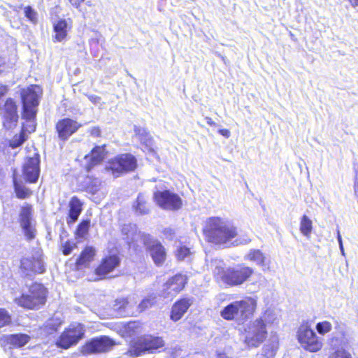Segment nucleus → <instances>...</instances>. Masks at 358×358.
Listing matches in <instances>:
<instances>
[{"label":"nucleus","instance_id":"obj_1","mask_svg":"<svg viewBox=\"0 0 358 358\" xmlns=\"http://www.w3.org/2000/svg\"><path fill=\"white\" fill-rule=\"evenodd\" d=\"M203 231L206 240L216 245H229L238 234L236 227L220 217H209Z\"/></svg>","mask_w":358,"mask_h":358},{"label":"nucleus","instance_id":"obj_2","mask_svg":"<svg viewBox=\"0 0 358 358\" xmlns=\"http://www.w3.org/2000/svg\"><path fill=\"white\" fill-rule=\"evenodd\" d=\"M210 268L217 280L230 286H238L245 282L254 273L253 268L243 264L233 268H225L220 259H213Z\"/></svg>","mask_w":358,"mask_h":358},{"label":"nucleus","instance_id":"obj_3","mask_svg":"<svg viewBox=\"0 0 358 358\" xmlns=\"http://www.w3.org/2000/svg\"><path fill=\"white\" fill-rule=\"evenodd\" d=\"M256 307V300L249 297L229 303L220 312V315L227 320H232L235 318L244 320L253 314Z\"/></svg>","mask_w":358,"mask_h":358},{"label":"nucleus","instance_id":"obj_4","mask_svg":"<svg viewBox=\"0 0 358 358\" xmlns=\"http://www.w3.org/2000/svg\"><path fill=\"white\" fill-rule=\"evenodd\" d=\"M45 301L46 289L38 283L32 284L27 292L15 299V302L18 306L27 309L39 308L45 304Z\"/></svg>","mask_w":358,"mask_h":358},{"label":"nucleus","instance_id":"obj_5","mask_svg":"<svg viewBox=\"0 0 358 358\" xmlns=\"http://www.w3.org/2000/svg\"><path fill=\"white\" fill-rule=\"evenodd\" d=\"M296 338L301 346L307 351L316 352L322 348V338L317 336L308 322H303L296 331Z\"/></svg>","mask_w":358,"mask_h":358},{"label":"nucleus","instance_id":"obj_6","mask_svg":"<svg viewBox=\"0 0 358 358\" xmlns=\"http://www.w3.org/2000/svg\"><path fill=\"white\" fill-rule=\"evenodd\" d=\"M41 94L39 86L31 85L21 92L23 104L22 117L25 120H33L36 117V107L38 105V99Z\"/></svg>","mask_w":358,"mask_h":358},{"label":"nucleus","instance_id":"obj_7","mask_svg":"<svg viewBox=\"0 0 358 358\" xmlns=\"http://www.w3.org/2000/svg\"><path fill=\"white\" fill-rule=\"evenodd\" d=\"M7 92V87L0 85V98ZM0 113L3 116V125L6 129H12L17 125L18 120L17 106L12 99H8L5 103L0 100Z\"/></svg>","mask_w":358,"mask_h":358},{"label":"nucleus","instance_id":"obj_8","mask_svg":"<svg viewBox=\"0 0 358 358\" xmlns=\"http://www.w3.org/2000/svg\"><path fill=\"white\" fill-rule=\"evenodd\" d=\"M85 327L82 324H71L62 332L56 342L57 347L68 349L76 345L85 334Z\"/></svg>","mask_w":358,"mask_h":358},{"label":"nucleus","instance_id":"obj_9","mask_svg":"<svg viewBox=\"0 0 358 358\" xmlns=\"http://www.w3.org/2000/svg\"><path fill=\"white\" fill-rule=\"evenodd\" d=\"M267 336L265 324L256 319L250 322L245 329V343L249 347L257 348L260 345Z\"/></svg>","mask_w":358,"mask_h":358},{"label":"nucleus","instance_id":"obj_10","mask_svg":"<svg viewBox=\"0 0 358 358\" xmlns=\"http://www.w3.org/2000/svg\"><path fill=\"white\" fill-rule=\"evenodd\" d=\"M164 346V341L161 337L147 336L141 338L130 350L131 355L138 357L145 353H154Z\"/></svg>","mask_w":358,"mask_h":358},{"label":"nucleus","instance_id":"obj_11","mask_svg":"<svg viewBox=\"0 0 358 358\" xmlns=\"http://www.w3.org/2000/svg\"><path fill=\"white\" fill-rule=\"evenodd\" d=\"M136 160L131 154H123L112 159L108 164L106 169L111 171L114 177L117 178L120 173L134 170Z\"/></svg>","mask_w":358,"mask_h":358},{"label":"nucleus","instance_id":"obj_12","mask_svg":"<svg viewBox=\"0 0 358 358\" xmlns=\"http://www.w3.org/2000/svg\"><path fill=\"white\" fill-rule=\"evenodd\" d=\"M154 199L157 204L164 210H176L182 206V200L180 196L169 190L155 192Z\"/></svg>","mask_w":358,"mask_h":358},{"label":"nucleus","instance_id":"obj_13","mask_svg":"<svg viewBox=\"0 0 358 358\" xmlns=\"http://www.w3.org/2000/svg\"><path fill=\"white\" fill-rule=\"evenodd\" d=\"M115 342L108 336H100L92 338L83 346L82 352L84 355L102 353L110 350Z\"/></svg>","mask_w":358,"mask_h":358},{"label":"nucleus","instance_id":"obj_14","mask_svg":"<svg viewBox=\"0 0 358 358\" xmlns=\"http://www.w3.org/2000/svg\"><path fill=\"white\" fill-rule=\"evenodd\" d=\"M32 210L31 206L26 205L22 207L20 213V223L23 233L28 241H31L36 237V229L33 222Z\"/></svg>","mask_w":358,"mask_h":358},{"label":"nucleus","instance_id":"obj_15","mask_svg":"<svg viewBox=\"0 0 358 358\" xmlns=\"http://www.w3.org/2000/svg\"><path fill=\"white\" fill-rule=\"evenodd\" d=\"M21 269L27 275L31 273H43L45 268L41 252L37 250L31 257L23 258L21 260Z\"/></svg>","mask_w":358,"mask_h":358},{"label":"nucleus","instance_id":"obj_16","mask_svg":"<svg viewBox=\"0 0 358 358\" xmlns=\"http://www.w3.org/2000/svg\"><path fill=\"white\" fill-rule=\"evenodd\" d=\"M144 243L148 250L155 264L162 265L166 259V251L164 247L159 241L151 238L150 236L144 237Z\"/></svg>","mask_w":358,"mask_h":358},{"label":"nucleus","instance_id":"obj_17","mask_svg":"<svg viewBox=\"0 0 358 358\" xmlns=\"http://www.w3.org/2000/svg\"><path fill=\"white\" fill-rule=\"evenodd\" d=\"M81 127L78 122L71 118H63L56 124V130L58 136L62 140H67Z\"/></svg>","mask_w":358,"mask_h":358},{"label":"nucleus","instance_id":"obj_18","mask_svg":"<svg viewBox=\"0 0 358 358\" xmlns=\"http://www.w3.org/2000/svg\"><path fill=\"white\" fill-rule=\"evenodd\" d=\"M187 283L185 275L178 274L170 278L165 284L164 297L172 298L183 289Z\"/></svg>","mask_w":358,"mask_h":358},{"label":"nucleus","instance_id":"obj_19","mask_svg":"<svg viewBox=\"0 0 358 358\" xmlns=\"http://www.w3.org/2000/svg\"><path fill=\"white\" fill-rule=\"evenodd\" d=\"M40 159L38 155L35 157H30L25 162L23 167V175L26 181L29 182H36L39 177Z\"/></svg>","mask_w":358,"mask_h":358},{"label":"nucleus","instance_id":"obj_20","mask_svg":"<svg viewBox=\"0 0 358 358\" xmlns=\"http://www.w3.org/2000/svg\"><path fill=\"white\" fill-rule=\"evenodd\" d=\"M193 303L192 298H184L176 302L171 310V318L176 322L187 312Z\"/></svg>","mask_w":358,"mask_h":358},{"label":"nucleus","instance_id":"obj_21","mask_svg":"<svg viewBox=\"0 0 358 358\" xmlns=\"http://www.w3.org/2000/svg\"><path fill=\"white\" fill-rule=\"evenodd\" d=\"M120 259L115 255L109 256L103 259L96 269V274L101 278L105 277L107 274L111 272L115 267L119 265Z\"/></svg>","mask_w":358,"mask_h":358},{"label":"nucleus","instance_id":"obj_22","mask_svg":"<svg viewBox=\"0 0 358 358\" xmlns=\"http://www.w3.org/2000/svg\"><path fill=\"white\" fill-rule=\"evenodd\" d=\"M83 210V203L77 196H73L69 201V217L67 218V224L74 223L80 215Z\"/></svg>","mask_w":358,"mask_h":358},{"label":"nucleus","instance_id":"obj_23","mask_svg":"<svg viewBox=\"0 0 358 358\" xmlns=\"http://www.w3.org/2000/svg\"><path fill=\"white\" fill-rule=\"evenodd\" d=\"M71 29V24L66 20H59L54 24L55 41L61 42L64 40L67 36L68 31Z\"/></svg>","mask_w":358,"mask_h":358},{"label":"nucleus","instance_id":"obj_24","mask_svg":"<svg viewBox=\"0 0 358 358\" xmlns=\"http://www.w3.org/2000/svg\"><path fill=\"white\" fill-rule=\"evenodd\" d=\"M245 260L255 262L257 266H259L264 269L267 266L266 257L259 250L252 249L250 250L244 257Z\"/></svg>","mask_w":358,"mask_h":358},{"label":"nucleus","instance_id":"obj_25","mask_svg":"<svg viewBox=\"0 0 358 358\" xmlns=\"http://www.w3.org/2000/svg\"><path fill=\"white\" fill-rule=\"evenodd\" d=\"M105 148L104 146H96L91 152L89 157L90 164L87 166L88 171L94 165L99 164L104 158Z\"/></svg>","mask_w":358,"mask_h":358},{"label":"nucleus","instance_id":"obj_26","mask_svg":"<svg viewBox=\"0 0 358 358\" xmlns=\"http://www.w3.org/2000/svg\"><path fill=\"white\" fill-rule=\"evenodd\" d=\"M29 339L30 337L24 334H10L6 337L7 343L15 348H21L25 345Z\"/></svg>","mask_w":358,"mask_h":358},{"label":"nucleus","instance_id":"obj_27","mask_svg":"<svg viewBox=\"0 0 358 358\" xmlns=\"http://www.w3.org/2000/svg\"><path fill=\"white\" fill-rule=\"evenodd\" d=\"M136 214L145 215L149 213V208L147 203V199L143 194H139L136 202L133 206Z\"/></svg>","mask_w":358,"mask_h":358},{"label":"nucleus","instance_id":"obj_28","mask_svg":"<svg viewBox=\"0 0 358 358\" xmlns=\"http://www.w3.org/2000/svg\"><path fill=\"white\" fill-rule=\"evenodd\" d=\"M299 230L307 238L310 237L313 231V222L306 215H303L300 220Z\"/></svg>","mask_w":358,"mask_h":358},{"label":"nucleus","instance_id":"obj_29","mask_svg":"<svg viewBox=\"0 0 358 358\" xmlns=\"http://www.w3.org/2000/svg\"><path fill=\"white\" fill-rule=\"evenodd\" d=\"M122 233L126 236V239L128 243L136 240L137 236V227L135 224H124L122 229Z\"/></svg>","mask_w":358,"mask_h":358},{"label":"nucleus","instance_id":"obj_30","mask_svg":"<svg viewBox=\"0 0 358 358\" xmlns=\"http://www.w3.org/2000/svg\"><path fill=\"white\" fill-rule=\"evenodd\" d=\"M257 320H262V322L265 324L266 327L278 322V317L275 313L271 310H266L262 316Z\"/></svg>","mask_w":358,"mask_h":358},{"label":"nucleus","instance_id":"obj_31","mask_svg":"<svg viewBox=\"0 0 358 358\" xmlns=\"http://www.w3.org/2000/svg\"><path fill=\"white\" fill-rule=\"evenodd\" d=\"M95 254L94 249L92 247H87L80 254L79 259L77 260L78 265H85L90 262Z\"/></svg>","mask_w":358,"mask_h":358},{"label":"nucleus","instance_id":"obj_32","mask_svg":"<svg viewBox=\"0 0 358 358\" xmlns=\"http://www.w3.org/2000/svg\"><path fill=\"white\" fill-rule=\"evenodd\" d=\"M278 349V338L275 335L271 338V343L264 346L265 355L267 357L273 356Z\"/></svg>","mask_w":358,"mask_h":358},{"label":"nucleus","instance_id":"obj_33","mask_svg":"<svg viewBox=\"0 0 358 358\" xmlns=\"http://www.w3.org/2000/svg\"><path fill=\"white\" fill-rule=\"evenodd\" d=\"M13 184H14L15 192L16 193L17 196L19 199H25L31 195V192L28 188L19 184L17 182V180L15 178H13Z\"/></svg>","mask_w":358,"mask_h":358},{"label":"nucleus","instance_id":"obj_34","mask_svg":"<svg viewBox=\"0 0 358 358\" xmlns=\"http://www.w3.org/2000/svg\"><path fill=\"white\" fill-rule=\"evenodd\" d=\"M90 227V220H83L78 226L76 230V238H84L88 233Z\"/></svg>","mask_w":358,"mask_h":358},{"label":"nucleus","instance_id":"obj_35","mask_svg":"<svg viewBox=\"0 0 358 358\" xmlns=\"http://www.w3.org/2000/svg\"><path fill=\"white\" fill-rule=\"evenodd\" d=\"M191 255L190 249L185 246L179 247L176 251V256L180 261L189 259Z\"/></svg>","mask_w":358,"mask_h":358},{"label":"nucleus","instance_id":"obj_36","mask_svg":"<svg viewBox=\"0 0 358 358\" xmlns=\"http://www.w3.org/2000/svg\"><path fill=\"white\" fill-rule=\"evenodd\" d=\"M11 323V316L4 308H0V329Z\"/></svg>","mask_w":358,"mask_h":358},{"label":"nucleus","instance_id":"obj_37","mask_svg":"<svg viewBox=\"0 0 358 358\" xmlns=\"http://www.w3.org/2000/svg\"><path fill=\"white\" fill-rule=\"evenodd\" d=\"M331 329V324L328 321L320 322L316 324V330L321 335L329 333Z\"/></svg>","mask_w":358,"mask_h":358},{"label":"nucleus","instance_id":"obj_38","mask_svg":"<svg viewBox=\"0 0 358 358\" xmlns=\"http://www.w3.org/2000/svg\"><path fill=\"white\" fill-rule=\"evenodd\" d=\"M101 185V182L99 179H92L87 185V190L90 193L95 194L99 190Z\"/></svg>","mask_w":358,"mask_h":358},{"label":"nucleus","instance_id":"obj_39","mask_svg":"<svg viewBox=\"0 0 358 358\" xmlns=\"http://www.w3.org/2000/svg\"><path fill=\"white\" fill-rule=\"evenodd\" d=\"M138 134L140 137V140L145 143L147 146L151 147L152 145V139L148 136V134L145 130H142V133H141V130L138 129Z\"/></svg>","mask_w":358,"mask_h":358},{"label":"nucleus","instance_id":"obj_40","mask_svg":"<svg viewBox=\"0 0 358 358\" xmlns=\"http://www.w3.org/2000/svg\"><path fill=\"white\" fill-rule=\"evenodd\" d=\"M128 305V302L124 299H117L115 301V303L113 305V308L116 310H119L120 313L122 314V310L125 309L127 308V306Z\"/></svg>","mask_w":358,"mask_h":358},{"label":"nucleus","instance_id":"obj_41","mask_svg":"<svg viewBox=\"0 0 358 358\" xmlns=\"http://www.w3.org/2000/svg\"><path fill=\"white\" fill-rule=\"evenodd\" d=\"M127 330L132 331L133 334L138 333L141 329V323L139 322H130L127 324Z\"/></svg>","mask_w":358,"mask_h":358},{"label":"nucleus","instance_id":"obj_42","mask_svg":"<svg viewBox=\"0 0 358 358\" xmlns=\"http://www.w3.org/2000/svg\"><path fill=\"white\" fill-rule=\"evenodd\" d=\"M155 303V299L147 298L143 299L139 304V309L141 311L151 307Z\"/></svg>","mask_w":358,"mask_h":358},{"label":"nucleus","instance_id":"obj_43","mask_svg":"<svg viewBox=\"0 0 358 358\" xmlns=\"http://www.w3.org/2000/svg\"><path fill=\"white\" fill-rule=\"evenodd\" d=\"M329 358H352L351 355L344 350H338L331 354Z\"/></svg>","mask_w":358,"mask_h":358},{"label":"nucleus","instance_id":"obj_44","mask_svg":"<svg viewBox=\"0 0 358 358\" xmlns=\"http://www.w3.org/2000/svg\"><path fill=\"white\" fill-rule=\"evenodd\" d=\"M35 117L33 120H26L27 124L23 126V130L28 131L29 133H31L35 131L36 124H35Z\"/></svg>","mask_w":358,"mask_h":358},{"label":"nucleus","instance_id":"obj_45","mask_svg":"<svg viewBox=\"0 0 358 358\" xmlns=\"http://www.w3.org/2000/svg\"><path fill=\"white\" fill-rule=\"evenodd\" d=\"M76 246L75 243H71L69 241L66 242L64 245L62 246V252L64 255H69L73 248Z\"/></svg>","mask_w":358,"mask_h":358},{"label":"nucleus","instance_id":"obj_46","mask_svg":"<svg viewBox=\"0 0 358 358\" xmlns=\"http://www.w3.org/2000/svg\"><path fill=\"white\" fill-rule=\"evenodd\" d=\"M25 15L31 21H35L36 13L30 7L25 8Z\"/></svg>","mask_w":358,"mask_h":358},{"label":"nucleus","instance_id":"obj_47","mask_svg":"<svg viewBox=\"0 0 358 358\" xmlns=\"http://www.w3.org/2000/svg\"><path fill=\"white\" fill-rule=\"evenodd\" d=\"M164 237L169 240H172L175 236V231L171 228H166L163 231Z\"/></svg>","mask_w":358,"mask_h":358},{"label":"nucleus","instance_id":"obj_48","mask_svg":"<svg viewBox=\"0 0 358 358\" xmlns=\"http://www.w3.org/2000/svg\"><path fill=\"white\" fill-rule=\"evenodd\" d=\"M24 141L23 136H20L18 139H15L10 143V146L15 148L22 145Z\"/></svg>","mask_w":358,"mask_h":358},{"label":"nucleus","instance_id":"obj_49","mask_svg":"<svg viewBox=\"0 0 358 358\" xmlns=\"http://www.w3.org/2000/svg\"><path fill=\"white\" fill-rule=\"evenodd\" d=\"M101 134V131L99 127H93L90 129V134L93 136L97 137L99 136Z\"/></svg>","mask_w":358,"mask_h":358},{"label":"nucleus","instance_id":"obj_50","mask_svg":"<svg viewBox=\"0 0 358 358\" xmlns=\"http://www.w3.org/2000/svg\"><path fill=\"white\" fill-rule=\"evenodd\" d=\"M89 99L94 103H99L101 101V98L96 95L89 96Z\"/></svg>","mask_w":358,"mask_h":358},{"label":"nucleus","instance_id":"obj_51","mask_svg":"<svg viewBox=\"0 0 358 358\" xmlns=\"http://www.w3.org/2000/svg\"><path fill=\"white\" fill-rule=\"evenodd\" d=\"M219 134H220L222 136L226 137V138H229L230 136V131L228 129H220L218 131Z\"/></svg>","mask_w":358,"mask_h":358},{"label":"nucleus","instance_id":"obj_52","mask_svg":"<svg viewBox=\"0 0 358 358\" xmlns=\"http://www.w3.org/2000/svg\"><path fill=\"white\" fill-rule=\"evenodd\" d=\"M69 2L72 6H73L76 8H78L79 6L82 2H83L85 0H69Z\"/></svg>","mask_w":358,"mask_h":358},{"label":"nucleus","instance_id":"obj_53","mask_svg":"<svg viewBox=\"0 0 358 358\" xmlns=\"http://www.w3.org/2000/svg\"><path fill=\"white\" fill-rule=\"evenodd\" d=\"M205 119L210 126H217V124L210 117H206Z\"/></svg>","mask_w":358,"mask_h":358},{"label":"nucleus","instance_id":"obj_54","mask_svg":"<svg viewBox=\"0 0 358 358\" xmlns=\"http://www.w3.org/2000/svg\"><path fill=\"white\" fill-rule=\"evenodd\" d=\"M337 239H338V245L343 244L342 238H341V236L340 234V231L338 229L337 230Z\"/></svg>","mask_w":358,"mask_h":358},{"label":"nucleus","instance_id":"obj_55","mask_svg":"<svg viewBox=\"0 0 358 358\" xmlns=\"http://www.w3.org/2000/svg\"><path fill=\"white\" fill-rule=\"evenodd\" d=\"M352 6H358V0H349Z\"/></svg>","mask_w":358,"mask_h":358},{"label":"nucleus","instance_id":"obj_56","mask_svg":"<svg viewBox=\"0 0 358 358\" xmlns=\"http://www.w3.org/2000/svg\"><path fill=\"white\" fill-rule=\"evenodd\" d=\"M339 248H340V250H341V252L342 254V255H345V250H344V248H343V244H341L339 245Z\"/></svg>","mask_w":358,"mask_h":358}]
</instances>
